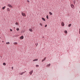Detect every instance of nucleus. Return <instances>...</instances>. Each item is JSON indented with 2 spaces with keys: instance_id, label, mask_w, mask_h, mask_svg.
<instances>
[{
  "instance_id": "nucleus-9",
  "label": "nucleus",
  "mask_w": 80,
  "mask_h": 80,
  "mask_svg": "<svg viewBox=\"0 0 80 80\" xmlns=\"http://www.w3.org/2000/svg\"><path fill=\"white\" fill-rule=\"evenodd\" d=\"M61 24L62 26H64V23H63V22H62L61 23Z\"/></svg>"
},
{
  "instance_id": "nucleus-16",
  "label": "nucleus",
  "mask_w": 80,
  "mask_h": 80,
  "mask_svg": "<svg viewBox=\"0 0 80 80\" xmlns=\"http://www.w3.org/2000/svg\"><path fill=\"white\" fill-rule=\"evenodd\" d=\"M6 7L5 6H4V7H3L2 8V10H4V9H5V8Z\"/></svg>"
},
{
  "instance_id": "nucleus-12",
  "label": "nucleus",
  "mask_w": 80,
  "mask_h": 80,
  "mask_svg": "<svg viewBox=\"0 0 80 80\" xmlns=\"http://www.w3.org/2000/svg\"><path fill=\"white\" fill-rule=\"evenodd\" d=\"M6 44H8V45H9L10 44V42H6Z\"/></svg>"
},
{
  "instance_id": "nucleus-7",
  "label": "nucleus",
  "mask_w": 80,
  "mask_h": 80,
  "mask_svg": "<svg viewBox=\"0 0 80 80\" xmlns=\"http://www.w3.org/2000/svg\"><path fill=\"white\" fill-rule=\"evenodd\" d=\"M25 72H21V73H20V75H23V73H25Z\"/></svg>"
},
{
  "instance_id": "nucleus-10",
  "label": "nucleus",
  "mask_w": 80,
  "mask_h": 80,
  "mask_svg": "<svg viewBox=\"0 0 80 80\" xmlns=\"http://www.w3.org/2000/svg\"><path fill=\"white\" fill-rule=\"evenodd\" d=\"M29 31L30 32H33V30H32V29H29Z\"/></svg>"
},
{
  "instance_id": "nucleus-4",
  "label": "nucleus",
  "mask_w": 80,
  "mask_h": 80,
  "mask_svg": "<svg viewBox=\"0 0 80 80\" xmlns=\"http://www.w3.org/2000/svg\"><path fill=\"white\" fill-rule=\"evenodd\" d=\"M33 70L31 71V72H29V73H30V74L32 75V73H33Z\"/></svg>"
},
{
  "instance_id": "nucleus-32",
  "label": "nucleus",
  "mask_w": 80,
  "mask_h": 80,
  "mask_svg": "<svg viewBox=\"0 0 80 80\" xmlns=\"http://www.w3.org/2000/svg\"><path fill=\"white\" fill-rule=\"evenodd\" d=\"M38 45V43H37V45H36V46H37Z\"/></svg>"
},
{
  "instance_id": "nucleus-25",
  "label": "nucleus",
  "mask_w": 80,
  "mask_h": 80,
  "mask_svg": "<svg viewBox=\"0 0 80 80\" xmlns=\"http://www.w3.org/2000/svg\"><path fill=\"white\" fill-rule=\"evenodd\" d=\"M16 25H18V22H17L15 23Z\"/></svg>"
},
{
  "instance_id": "nucleus-17",
  "label": "nucleus",
  "mask_w": 80,
  "mask_h": 80,
  "mask_svg": "<svg viewBox=\"0 0 80 80\" xmlns=\"http://www.w3.org/2000/svg\"><path fill=\"white\" fill-rule=\"evenodd\" d=\"M49 14L50 15H53V14L52 13V12H49Z\"/></svg>"
},
{
  "instance_id": "nucleus-20",
  "label": "nucleus",
  "mask_w": 80,
  "mask_h": 80,
  "mask_svg": "<svg viewBox=\"0 0 80 80\" xmlns=\"http://www.w3.org/2000/svg\"><path fill=\"white\" fill-rule=\"evenodd\" d=\"M3 65H6V63L5 62L3 63Z\"/></svg>"
},
{
  "instance_id": "nucleus-5",
  "label": "nucleus",
  "mask_w": 80,
  "mask_h": 80,
  "mask_svg": "<svg viewBox=\"0 0 80 80\" xmlns=\"http://www.w3.org/2000/svg\"><path fill=\"white\" fill-rule=\"evenodd\" d=\"M20 39H23V36H21V37H20Z\"/></svg>"
},
{
  "instance_id": "nucleus-2",
  "label": "nucleus",
  "mask_w": 80,
  "mask_h": 80,
  "mask_svg": "<svg viewBox=\"0 0 80 80\" xmlns=\"http://www.w3.org/2000/svg\"><path fill=\"white\" fill-rule=\"evenodd\" d=\"M22 16H23L24 17H25V16H26V15H25V13H24L22 12Z\"/></svg>"
},
{
  "instance_id": "nucleus-31",
  "label": "nucleus",
  "mask_w": 80,
  "mask_h": 80,
  "mask_svg": "<svg viewBox=\"0 0 80 80\" xmlns=\"http://www.w3.org/2000/svg\"><path fill=\"white\" fill-rule=\"evenodd\" d=\"M18 35L16 36V37H18Z\"/></svg>"
},
{
  "instance_id": "nucleus-14",
  "label": "nucleus",
  "mask_w": 80,
  "mask_h": 80,
  "mask_svg": "<svg viewBox=\"0 0 80 80\" xmlns=\"http://www.w3.org/2000/svg\"><path fill=\"white\" fill-rule=\"evenodd\" d=\"M17 43H18L17 42H15L13 44H14V45H17Z\"/></svg>"
},
{
  "instance_id": "nucleus-1",
  "label": "nucleus",
  "mask_w": 80,
  "mask_h": 80,
  "mask_svg": "<svg viewBox=\"0 0 80 80\" xmlns=\"http://www.w3.org/2000/svg\"><path fill=\"white\" fill-rule=\"evenodd\" d=\"M71 7L72 8H73L75 7V6H74V5H73L72 4L71 5Z\"/></svg>"
},
{
  "instance_id": "nucleus-34",
  "label": "nucleus",
  "mask_w": 80,
  "mask_h": 80,
  "mask_svg": "<svg viewBox=\"0 0 80 80\" xmlns=\"http://www.w3.org/2000/svg\"><path fill=\"white\" fill-rule=\"evenodd\" d=\"M79 13H80V11H79Z\"/></svg>"
},
{
  "instance_id": "nucleus-13",
  "label": "nucleus",
  "mask_w": 80,
  "mask_h": 80,
  "mask_svg": "<svg viewBox=\"0 0 80 80\" xmlns=\"http://www.w3.org/2000/svg\"><path fill=\"white\" fill-rule=\"evenodd\" d=\"M7 10L8 12H10V8H8L7 9Z\"/></svg>"
},
{
  "instance_id": "nucleus-33",
  "label": "nucleus",
  "mask_w": 80,
  "mask_h": 80,
  "mask_svg": "<svg viewBox=\"0 0 80 80\" xmlns=\"http://www.w3.org/2000/svg\"><path fill=\"white\" fill-rule=\"evenodd\" d=\"M74 4L75 3L74 2Z\"/></svg>"
},
{
  "instance_id": "nucleus-23",
  "label": "nucleus",
  "mask_w": 80,
  "mask_h": 80,
  "mask_svg": "<svg viewBox=\"0 0 80 80\" xmlns=\"http://www.w3.org/2000/svg\"><path fill=\"white\" fill-rule=\"evenodd\" d=\"M46 18L47 19H48V16H47Z\"/></svg>"
},
{
  "instance_id": "nucleus-27",
  "label": "nucleus",
  "mask_w": 80,
  "mask_h": 80,
  "mask_svg": "<svg viewBox=\"0 0 80 80\" xmlns=\"http://www.w3.org/2000/svg\"><path fill=\"white\" fill-rule=\"evenodd\" d=\"M10 31L11 32H12V29H10Z\"/></svg>"
},
{
  "instance_id": "nucleus-15",
  "label": "nucleus",
  "mask_w": 80,
  "mask_h": 80,
  "mask_svg": "<svg viewBox=\"0 0 80 80\" xmlns=\"http://www.w3.org/2000/svg\"><path fill=\"white\" fill-rule=\"evenodd\" d=\"M51 65V64L50 63H49L47 65V66H48V67H50V66Z\"/></svg>"
},
{
  "instance_id": "nucleus-26",
  "label": "nucleus",
  "mask_w": 80,
  "mask_h": 80,
  "mask_svg": "<svg viewBox=\"0 0 80 80\" xmlns=\"http://www.w3.org/2000/svg\"><path fill=\"white\" fill-rule=\"evenodd\" d=\"M47 27V25H46L45 26V27Z\"/></svg>"
},
{
  "instance_id": "nucleus-28",
  "label": "nucleus",
  "mask_w": 80,
  "mask_h": 80,
  "mask_svg": "<svg viewBox=\"0 0 80 80\" xmlns=\"http://www.w3.org/2000/svg\"><path fill=\"white\" fill-rule=\"evenodd\" d=\"M13 67H12V70H13Z\"/></svg>"
},
{
  "instance_id": "nucleus-6",
  "label": "nucleus",
  "mask_w": 80,
  "mask_h": 80,
  "mask_svg": "<svg viewBox=\"0 0 80 80\" xmlns=\"http://www.w3.org/2000/svg\"><path fill=\"white\" fill-rule=\"evenodd\" d=\"M46 59V58H45L43 59L42 60V62H43V61H45V60Z\"/></svg>"
},
{
  "instance_id": "nucleus-30",
  "label": "nucleus",
  "mask_w": 80,
  "mask_h": 80,
  "mask_svg": "<svg viewBox=\"0 0 80 80\" xmlns=\"http://www.w3.org/2000/svg\"><path fill=\"white\" fill-rule=\"evenodd\" d=\"M27 1L28 2H30V1H29V0H28Z\"/></svg>"
},
{
  "instance_id": "nucleus-24",
  "label": "nucleus",
  "mask_w": 80,
  "mask_h": 80,
  "mask_svg": "<svg viewBox=\"0 0 80 80\" xmlns=\"http://www.w3.org/2000/svg\"><path fill=\"white\" fill-rule=\"evenodd\" d=\"M36 67H39V66L38 65H36Z\"/></svg>"
},
{
  "instance_id": "nucleus-22",
  "label": "nucleus",
  "mask_w": 80,
  "mask_h": 80,
  "mask_svg": "<svg viewBox=\"0 0 80 80\" xmlns=\"http://www.w3.org/2000/svg\"><path fill=\"white\" fill-rule=\"evenodd\" d=\"M39 25H41V27L42 26V23H40Z\"/></svg>"
},
{
  "instance_id": "nucleus-29",
  "label": "nucleus",
  "mask_w": 80,
  "mask_h": 80,
  "mask_svg": "<svg viewBox=\"0 0 80 80\" xmlns=\"http://www.w3.org/2000/svg\"><path fill=\"white\" fill-rule=\"evenodd\" d=\"M79 34H80V29H79Z\"/></svg>"
},
{
  "instance_id": "nucleus-19",
  "label": "nucleus",
  "mask_w": 80,
  "mask_h": 80,
  "mask_svg": "<svg viewBox=\"0 0 80 80\" xmlns=\"http://www.w3.org/2000/svg\"><path fill=\"white\" fill-rule=\"evenodd\" d=\"M71 24H69L68 25V27H71Z\"/></svg>"
},
{
  "instance_id": "nucleus-18",
  "label": "nucleus",
  "mask_w": 80,
  "mask_h": 80,
  "mask_svg": "<svg viewBox=\"0 0 80 80\" xmlns=\"http://www.w3.org/2000/svg\"><path fill=\"white\" fill-rule=\"evenodd\" d=\"M64 32L65 33H67V30H65L64 31Z\"/></svg>"
},
{
  "instance_id": "nucleus-21",
  "label": "nucleus",
  "mask_w": 80,
  "mask_h": 80,
  "mask_svg": "<svg viewBox=\"0 0 80 80\" xmlns=\"http://www.w3.org/2000/svg\"><path fill=\"white\" fill-rule=\"evenodd\" d=\"M17 31H19V28H18L16 29Z\"/></svg>"
},
{
  "instance_id": "nucleus-3",
  "label": "nucleus",
  "mask_w": 80,
  "mask_h": 80,
  "mask_svg": "<svg viewBox=\"0 0 80 80\" xmlns=\"http://www.w3.org/2000/svg\"><path fill=\"white\" fill-rule=\"evenodd\" d=\"M8 6L9 7H10V8H12V6L10 4H8Z\"/></svg>"
},
{
  "instance_id": "nucleus-8",
  "label": "nucleus",
  "mask_w": 80,
  "mask_h": 80,
  "mask_svg": "<svg viewBox=\"0 0 80 80\" xmlns=\"http://www.w3.org/2000/svg\"><path fill=\"white\" fill-rule=\"evenodd\" d=\"M38 59H34L33 60V62H35V61H38Z\"/></svg>"
},
{
  "instance_id": "nucleus-11",
  "label": "nucleus",
  "mask_w": 80,
  "mask_h": 80,
  "mask_svg": "<svg viewBox=\"0 0 80 80\" xmlns=\"http://www.w3.org/2000/svg\"><path fill=\"white\" fill-rule=\"evenodd\" d=\"M42 19L43 21H45V19L44 18H42Z\"/></svg>"
},
{
  "instance_id": "nucleus-35",
  "label": "nucleus",
  "mask_w": 80,
  "mask_h": 80,
  "mask_svg": "<svg viewBox=\"0 0 80 80\" xmlns=\"http://www.w3.org/2000/svg\"><path fill=\"white\" fill-rule=\"evenodd\" d=\"M0 38H1V37H0Z\"/></svg>"
}]
</instances>
